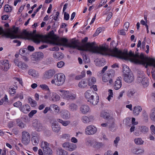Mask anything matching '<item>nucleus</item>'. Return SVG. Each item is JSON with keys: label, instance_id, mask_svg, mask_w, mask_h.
<instances>
[{"label": "nucleus", "instance_id": "obj_44", "mask_svg": "<svg viewBox=\"0 0 155 155\" xmlns=\"http://www.w3.org/2000/svg\"><path fill=\"white\" fill-rule=\"evenodd\" d=\"M134 141L135 143L137 145H141L143 144V141L140 138H135Z\"/></svg>", "mask_w": 155, "mask_h": 155}, {"label": "nucleus", "instance_id": "obj_29", "mask_svg": "<svg viewBox=\"0 0 155 155\" xmlns=\"http://www.w3.org/2000/svg\"><path fill=\"white\" fill-rule=\"evenodd\" d=\"M87 85V83L86 80H82L78 84V86L80 88H84Z\"/></svg>", "mask_w": 155, "mask_h": 155}, {"label": "nucleus", "instance_id": "obj_57", "mask_svg": "<svg viewBox=\"0 0 155 155\" xmlns=\"http://www.w3.org/2000/svg\"><path fill=\"white\" fill-rule=\"evenodd\" d=\"M37 112V110H32L28 114V116L29 117H32L33 116L36 114Z\"/></svg>", "mask_w": 155, "mask_h": 155}, {"label": "nucleus", "instance_id": "obj_1", "mask_svg": "<svg viewBox=\"0 0 155 155\" xmlns=\"http://www.w3.org/2000/svg\"><path fill=\"white\" fill-rule=\"evenodd\" d=\"M60 41L62 45L72 48H77L79 50L88 51L125 59V52H122L116 48L108 49L104 46L99 47L94 42L87 43L84 45L79 46L77 41L73 40L68 43V40L65 38H61Z\"/></svg>", "mask_w": 155, "mask_h": 155}, {"label": "nucleus", "instance_id": "obj_33", "mask_svg": "<svg viewBox=\"0 0 155 155\" xmlns=\"http://www.w3.org/2000/svg\"><path fill=\"white\" fill-rule=\"evenodd\" d=\"M39 138L37 136H33L31 139V141L33 145H37L39 142Z\"/></svg>", "mask_w": 155, "mask_h": 155}, {"label": "nucleus", "instance_id": "obj_34", "mask_svg": "<svg viewBox=\"0 0 155 155\" xmlns=\"http://www.w3.org/2000/svg\"><path fill=\"white\" fill-rule=\"evenodd\" d=\"M57 121L61 124L64 126H67L70 123V121L69 120H63L60 119H57Z\"/></svg>", "mask_w": 155, "mask_h": 155}, {"label": "nucleus", "instance_id": "obj_12", "mask_svg": "<svg viewBox=\"0 0 155 155\" xmlns=\"http://www.w3.org/2000/svg\"><path fill=\"white\" fill-rule=\"evenodd\" d=\"M32 126L35 129L38 131H41L43 130V126L40 121L35 119L32 124Z\"/></svg>", "mask_w": 155, "mask_h": 155}, {"label": "nucleus", "instance_id": "obj_22", "mask_svg": "<svg viewBox=\"0 0 155 155\" xmlns=\"http://www.w3.org/2000/svg\"><path fill=\"white\" fill-rule=\"evenodd\" d=\"M60 115L63 119H68L70 117V114L69 111L66 110H63L61 111Z\"/></svg>", "mask_w": 155, "mask_h": 155}, {"label": "nucleus", "instance_id": "obj_6", "mask_svg": "<svg viewBox=\"0 0 155 155\" xmlns=\"http://www.w3.org/2000/svg\"><path fill=\"white\" fill-rule=\"evenodd\" d=\"M59 91L61 93V94L60 95L65 99L73 100L76 97V95L75 94L70 93L68 91L61 90H59Z\"/></svg>", "mask_w": 155, "mask_h": 155}, {"label": "nucleus", "instance_id": "obj_26", "mask_svg": "<svg viewBox=\"0 0 155 155\" xmlns=\"http://www.w3.org/2000/svg\"><path fill=\"white\" fill-rule=\"evenodd\" d=\"M28 74L35 78H37L39 76V74L37 71L35 70L31 69L28 71Z\"/></svg>", "mask_w": 155, "mask_h": 155}, {"label": "nucleus", "instance_id": "obj_50", "mask_svg": "<svg viewBox=\"0 0 155 155\" xmlns=\"http://www.w3.org/2000/svg\"><path fill=\"white\" fill-rule=\"evenodd\" d=\"M21 55L26 54H28V50L27 48H23L21 49L19 51Z\"/></svg>", "mask_w": 155, "mask_h": 155}, {"label": "nucleus", "instance_id": "obj_59", "mask_svg": "<svg viewBox=\"0 0 155 155\" xmlns=\"http://www.w3.org/2000/svg\"><path fill=\"white\" fill-rule=\"evenodd\" d=\"M54 109V110L55 112L58 113L59 111V108L57 105L53 104L52 105Z\"/></svg>", "mask_w": 155, "mask_h": 155}, {"label": "nucleus", "instance_id": "obj_51", "mask_svg": "<svg viewBox=\"0 0 155 155\" xmlns=\"http://www.w3.org/2000/svg\"><path fill=\"white\" fill-rule=\"evenodd\" d=\"M108 92H109L108 96L107 97V99L109 101H110L111 98L113 97V91L111 89H109Z\"/></svg>", "mask_w": 155, "mask_h": 155}, {"label": "nucleus", "instance_id": "obj_45", "mask_svg": "<svg viewBox=\"0 0 155 155\" xmlns=\"http://www.w3.org/2000/svg\"><path fill=\"white\" fill-rule=\"evenodd\" d=\"M96 82V79L94 77L90 78L88 80V84L89 86H91L93 84H94Z\"/></svg>", "mask_w": 155, "mask_h": 155}, {"label": "nucleus", "instance_id": "obj_40", "mask_svg": "<svg viewBox=\"0 0 155 155\" xmlns=\"http://www.w3.org/2000/svg\"><path fill=\"white\" fill-rule=\"evenodd\" d=\"M53 97L51 100L53 101H57L60 100V97L56 93L54 92L53 94Z\"/></svg>", "mask_w": 155, "mask_h": 155}, {"label": "nucleus", "instance_id": "obj_5", "mask_svg": "<svg viewBox=\"0 0 155 155\" xmlns=\"http://www.w3.org/2000/svg\"><path fill=\"white\" fill-rule=\"evenodd\" d=\"M30 135L29 133L25 130L21 133V142L25 145L28 144L30 141Z\"/></svg>", "mask_w": 155, "mask_h": 155}, {"label": "nucleus", "instance_id": "obj_8", "mask_svg": "<svg viewBox=\"0 0 155 155\" xmlns=\"http://www.w3.org/2000/svg\"><path fill=\"white\" fill-rule=\"evenodd\" d=\"M14 62L16 66H18L22 70H26L28 68V65L27 64L22 61H20L17 59H15L14 60Z\"/></svg>", "mask_w": 155, "mask_h": 155}, {"label": "nucleus", "instance_id": "obj_2", "mask_svg": "<svg viewBox=\"0 0 155 155\" xmlns=\"http://www.w3.org/2000/svg\"><path fill=\"white\" fill-rule=\"evenodd\" d=\"M6 35L11 39L15 38H27L28 39L33 41L34 42L36 43H39L41 41H43L44 36L39 34L35 35L29 33L26 30H25L19 35H15L12 33H6Z\"/></svg>", "mask_w": 155, "mask_h": 155}, {"label": "nucleus", "instance_id": "obj_3", "mask_svg": "<svg viewBox=\"0 0 155 155\" xmlns=\"http://www.w3.org/2000/svg\"><path fill=\"white\" fill-rule=\"evenodd\" d=\"M65 80L64 75L63 73H60L54 76V79L51 81V83L53 84H54L55 85L60 86L64 83Z\"/></svg>", "mask_w": 155, "mask_h": 155}, {"label": "nucleus", "instance_id": "obj_60", "mask_svg": "<svg viewBox=\"0 0 155 155\" xmlns=\"http://www.w3.org/2000/svg\"><path fill=\"white\" fill-rule=\"evenodd\" d=\"M120 140V138L119 137H116L115 140L114 141V145L116 146L117 147V144L119 141Z\"/></svg>", "mask_w": 155, "mask_h": 155}, {"label": "nucleus", "instance_id": "obj_30", "mask_svg": "<svg viewBox=\"0 0 155 155\" xmlns=\"http://www.w3.org/2000/svg\"><path fill=\"white\" fill-rule=\"evenodd\" d=\"M69 108L71 111H75L78 110V107L76 104L74 103H72L69 105Z\"/></svg>", "mask_w": 155, "mask_h": 155}, {"label": "nucleus", "instance_id": "obj_17", "mask_svg": "<svg viewBox=\"0 0 155 155\" xmlns=\"http://www.w3.org/2000/svg\"><path fill=\"white\" fill-rule=\"evenodd\" d=\"M51 127L52 131L55 133H58L61 130V127L55 121H51Z\"/></svg>", "mask_w": 155, "mask_h": 155}, {"label": "nucleus", "instance_id": "obj_64", "mask_svg": "<svg viewBox=\"0 0 155 155\" xmlns=\"http://www.w3.org/2000/svg\"><path fill=\"white\" fill-rule=\"evenodd\" d=\"M14 123L12 121H10L8 123V126L9 128L13 127L14 125Z\"/></svg>", "mask_w": 155, "mask_h": 155}, {"label": "nucleus", "instance_id": "obj_49", "mask_svg": "<svg viewBox=\"0 0 155 155\" xmlns=\"http://www.w3.org/2000/svg\"><path fill=\"white\" fill-rule=\"evenodd\" d=\"M144 150L143 149H135L133 151V153L137 154H141L144 152Z\"/></svg>", "mask_w": 155, "mask_h": 155}, {"label": "nucleus", "instance_id": "obj_16", "mask_svg": "<svg viewBox=\"0 0 155 155\" xmlns=\"http://www.w3.org/2000/svg\"><path fill=\"white\" fill-rule=\"evenodd\" d=\"M0 65L2 69L5 71H7L10 68L9 62L7 60H1L0 61Z\"/></svg>", "mask_w": 155, "mask_h": 155}, {"label": "nucleus", "instance_id": "obj_61", "mask_svg": "<svg viewBox=\"0 0 155 155\" xmlns=\"http://www.w3.org/2000/svg\"><path fill=\"white\" fill-rule=\"evenodd\" d=\"M64 64V63L63 61H61L57 63V66L58 68H60L63 67Z\"/></svg>", "mask_w": 155, "mask_h": 155}, {"label": "nucleus", "instance_id": "obj_25", "mask_svg": "<svg viewBox=\"0 0 155 155\" xmlns=\"http://www.w3.org/2000/svg\"><path fill=\"white\" fill-rule=\"evenodd\" d=\"M142 108L141 107L137 106L133 108V113L134 115L138 116L141 111Z\"/></svg>", "mask_w": 155, "mask_h": 155}, {"label": "nucleus", "instance_id": "obj_54", "mask_svg": "<svg viewBox=\"0 0 155 155\" xmlns=\"http://www.w3.org/2000/svg\"><path fill=\"white\" fill-rule=\"evenodd\" d=\"M19 98L20 99H22L23 98V96L22 93L18 94L14 97V98L17 99Z\"/></svg>", "mask_w": 155, "mask_h": 155}, {"label": "nucleus", "instance_id": "obj_53", "mask_svg": "<svg viewBox=\"0 0 155 155\" xmlns=\"http://www.w3.org/2000/svg\"><path fill=\"white\" fill-rule=\"evenodd\" d=\"M150 133L153 135H155V127L153 125H152L150 127Z\"/></svg>", "mask_w": 155, "mask_h": 155}, {"label": "nucleus", "instance_id": "obj_7", "mask_svg": "<svg viewBox=\"0 0 155 155\" xmlns=\"http://www.w3.org/2000/svg\"><path fill=\"white\" fill-rule=\"evenodd\" d=\"M97 131V128L94 125H88L86 128L84 133L86 135H92L95 134Z\"/></svg>", "mask_w": 155, "mask_h": 155}, {"label": "nucleus", "instance_id": "obj_31", "mask_svg": "<svg viewBox=\"0 0 155 155\" xmlns=\"http://www.w3.org/2000/svg\"><path fill=\"white\" fill-rule=\"evenodd\" d=\"M54 92H51L50 90L47 91L45 95L44 96V97L45 99H49L51 100L52 97H53V94Z\"/></svg>", "mask_w": 155, "mask_h": 155}, {"label": "nucleus", "instance_id": "obj_48", "mask_svg": "<svg viewBox=\"0 0 155 155\" xmlns=\"http://www.w3.org/2000/svg\"><path fill=\"white\" fill-rule=\"evenodd\" d=\"M136 93V91L134 89L130 90L127 92V95L129 97H131L134 95Z\"/></svg>", "mask_w": 155, "mask_h": 155}, {"label": "nucleus", "instance_id": "obj_4", "mask_svg": "<svg viewBox=\"0 0 155 155\" xmlns=\"http://www.w3.org/2000/svg\"><path fill=\"white\" fill-rule=\"evenodd\" d=\"M49 143L46 141H42L41 143V147L46 155H51L52 154V150L49 147Z\"/></svg>", "mask_w": 155, "mask_h": 155}, {"label": "nucleus", "instance_id": "obj_20", "mask_svg": "<svg viewBox=\"0 0 155 155\" xmlns=\"http://www.w3.org/2000/svg\"><path fill=\"white\" fill-rule=\"evenodd\" d=\"M95 92L92 90H88L86 91L85 94L84 95L85 98L87 100V101H89L91 98L94 97V94Z\"/></svg>", "mask_w": 155, "mask_h": 155}, {"label": "nucleus", "instance_id": "obj_32", "mask_svg": "<svg viewBox=\"0 0 155 155\" xmlns=\"http://www.w3.org/2000/svg\"><path fill=\"white\" fill-rule=\"evenodd\" d=\"M89 102L94 105H96L99 102L98 97L97 96L96 97L94 98V97H93L92 98L90 99Z\"/></svg>", "mask_w": 155, "mask_h": 155}, {"label": "nucleus", "instance_id": "obj_13", "mask_svg": "<svg viewBox=\"0 0 155 155\" xmlns=\"http://www.w3.org/2000/svg\"><path fill=\"white\" fill-rule=\"evenodd\" d=\"M80 113L83 114H86L91 112L89 106L86 104H83L81 105L80 107Z\"/></svg>", "mask_w": 155, "mask_h": 155}, {"label": "nucleus", "instance_id": "obj_63", "mask_svg": "<svg viewBox=\"0 0 155 155\" xmlns=\"http://www.w3.org/2000/svg\"><path fill=\"white\" fill-rule=\"evenodd\" d=\"M120 18H117L115 20L114 23V26L116 27L120 24Z\"/></svg>", "mask_w": 155, "mask_h": 155}, {"label": "nucleus", "instance_id": "obj_9", "mask_svg": "<svg viewBox=\"0 0 155 155\" xmlns=\"http://www.w3.org/2000/svg\"><path fill=\"white\" fill-rule=\"evenodd\" d=\"M62 147L66 150L69 151H73L77 148L76 144L68 142L63 143Z\"/></svg>", "mask_w": 155, "mask_h": 155}, {"label": "nucleus", "instance_id": "obj_56", "mask_svg": "<svg viewBox=\"0 0 155 155\" xmlns=\"http://www.w3.org/2000/svg\"><path fill=\"white\" fill-rule=\"evenodd\" d=\"M102 31V29L101 28H98L97 29L95 33L94 34L93 36L95 37L98 35L99 33H100L101 31Z\"/></svg>", "mask_w": 155, "mask_h": 155}, {"label": "nucleus", "instance_id": "obj_18", "mask_svg": "<svg viewBox=\"0 0 155 155\" xmlns=\"http://www.w3.org/2000/svg\"><path fill=\"white\" fill-rule=\"evenodd\" d=\"M18 27L16 28H13L12 31L11 32L10 31V29H8V31L7 32H5L3 28H2L0 27V35L2 34H4L7 37L9 38V37H8L6 35V33H12L14 34L15 35H16L18 33Z\"/></svg>", "mask_w": 155, "mask_h": 155}, {"label": "nucleus", "instance_id": "obj_39", "mask_svg": "<svg viewBox=\"0 0 155 155\" xmlns=\"http://www.w3.org/2000/svg\"><path fill=\"white\" fill-rule=\"evenodd\" d=\"M96 61H97L96 63V64L97 66H102L104 65L105 64V61L104 59H103L98 61L96 59Z\"/></svg>", "mask_w": 155, "mask_h": 155}, {"label": "nucleus", "instance_id": "obj_62", "mask_svg": "<svg viewBox=\"0 0 155 155\" xmlns=\"http://www.w3.org/2000/svg\"><path fill=\"white\" fill-rule=\"evenodd\" d=\"M129 26V23L128 22H126L125 23L124 25V29L125 31H127Z\"/></svg>", "mask_w": 155, "mask_h": 155}, {"label": "nucleus", "instance_id": "obj_58", "mask_svg": "<svg viewBox=\"0 0 155 155\" xmlns=\"http://www.w3.org/2000/svg\"><path fill=\"white\" fill-rule=\"evenodd\" d=\"M13 105L15 107H20L21 106L22 104L21 102L18 101L14 103Z\"/></svg>", "mask_w": 155, "mask_h": 155}, {"label": "nucleus", "instance_id": "obj_24", "mask_svg": "<svg viewBox=\"0 0 155 155\" xmlns=\"http://www.w3.org/2000/svg\"><path fill=\"white\" fill-rule=\"evenodd\" d=\"M20 110L24 113L27 114L30 110V107L28 104L23 105L20 108Z\"/></svg>", "mask_w": 155, "mask_h": 155}, {"label": "nucleus", "instance_id": "obj_46", "mask_svg": "<svg viewBox=\"0 0 155 155\" xmlns=\"http://www.w3.org/2000/svg\"><path fill=\"white\" fill-rule=\"evenodd\" d=\"M39 87L43 90L49 91L50 90L48 86L46 84H43L40 85Z\"/></svg>", "mask_w": 155, "mask_h": 155}, {"label": "nucleus", "instance_id": "obj_21", "mask_svg": "<svg viewBox=\"0 0 155 155\" xmlns=\"http://www.w3.org/2000/svg\"><path fill=\"white\" fill-rule=\"evenodd\" d=\"M121 78L118 77L115 81L114 88L115 89L118 90L122 86Z\"/></svg>", "mask_w": 155, "mask_h": 155}, {"label": "nucleus", "instance_id": "obj_43", "mask_svg": "<svg viewBox=\"0 0 155 155\" xmlns=\"http://www.w3.org/2000/svg\"><path fill=\"white\" fill-rule=\"evenodd\" d=\"M16 123L18 126L21 128H24L25 126V124L20 119H17L16 120Z\"/></svg>", "mask_w": 155, "mask_h": 155}, {"label": "nucleus", "instance_id": "obj_38", "mask_svg": "<svg viewBox=\"0 0 155 155\" xmlns=\"http://www.w3.org/2000/svg\"><path fill=\"white\" fill-rule=\"evenodd\" d=\"M100 116L101 117L107 120L110 118L109 114L104 111H102L101 112Z\"/></svg>", "mask_w": 155, "mask_h": 155}, {"label": "nucleus", "instance_id": "obj_14", "mask_svg": "<svg viewBox=\"0 0 155 155\" xmlns=\"http://www.w3.org/2000/svg\"><path fill=\"white\" fill-rule=\"evenodd\" d=\"M94 120V117L92 115L87 116L83 115L81 118V122L84 124H88L92 122Z\"/></svg>", "mask_w": 155, "mask_h": 155}, {"label": "nucleus", "instance_id": "obj_52", "mask_svg": "<svg viewBox=\"0 0 155 155\" xmlns=\"http://www.w3.org/2000/svg\"><path fill=\"white\" fill-rule=\"evenodd\" d=\"M141 84L144 86L147 87L148 84V81L147 78L144 77L141 82Z\"/></svg>", "mask_w": 155, "mask_h": 155}, {"label": "nucleus", "instance_id": "obj_41", "mask_svg": "<svg viewBox=\"0 0 155 155\" xmlns=\"http://www.w3.org/2000/svg\"><path fill=\"white\" fill-rule=\"evenodd\" d=\"M145 77L144 74L142 72L141 74L138 75L137 78V81L138 82L140 83H141L142 81L143 80V78Z\"/></svg>", "mask_w": 155, "mask_h": 155}, {"label": "nucleus", "instance_id": "obj_10", "mask_svg": "<svg viewBox=\"0 0 155 155\" xmlns=\"http://www.w3.org/2000/svg\"><path fill=\"white\" fill-rule=\"evenodd\" d=\"M56 73L54 69H50L45 72L42 78L45 79H49L51 78Z\"/></svg>", "mask_w": 155, "mask_h": 155}, {"label": "nucleus", "instance_id": "obj_28", "mask_svg": "<svg viewBox=\"0 0 155 155\" xmlns=\"http://www.w3.org/2000/svg\"><path fill=\"white\" fill-rule=\"evenodd\" d=\"M57 155H68V152L61 148H59L56 150Z\"/></svg>", "mask_w": 155, "mask_h": 155}, {"label": "nucleus", "instance_id": "obj_11", "mask_svg": "<svg viewBox=\"0 0 155 155\" xmlns=\"http://www.w3.org/2000/svg\"><path fill=\"white\" fill-rule=\"evenodd\" d=\"M114 74V71L113 70L108 71L107 73L104 74L102 78V81L104 82H107L109 80L110 77H113Z\"/></svg>", "mask_w": 155, "mask_h": 155}, {"label": "nucleus", "instance_id": "obj_27", "mask_svg": "<svg viewBox=\"0 0 155 155\" xmlns=\"http://www.w3.org/2000/svg\"><path fill=\"white\" fill-rule=\"evenodd\" d=\"M53 57L55 59L59 60L63 58V56L61 52H54L53 54Z\"/></svg>", "mask_w": 155, "mask_h": 155}, {"label": "nucleus", "instance_id": "obj_15", "mask_svg": "<svg viewBox=\"0 0 155 155\" xmlns=\"http://www.w3.org/2000/svg\"><path fill=\"white\" fill-rule=\"evenodd\" d=\"M142 64H146L145 68H147L148 66H153L155 68V59L153 58H150L146 61L142 58Z\"/></svg>", "mask_w": 155, "mask_h": 155}, {"label": "nucleus", "instance_id": "obj_47", "mask_svg": "<svg viewBox=\"0 0 155 155\" xmlns=\"http://www.w3.org/2000/svg\"><path fill=\"white\" fill-rule=\"evenodd\" d=\"M28 101L31 107H34L37 105V102L31 98H29L28 99Z\"/></svg>", "mask_w": 155, "mask_h": 155}, {"label": "nucleus", "instance_id": "obj_35", "mask_svg": "<svg viewBox=\"0 0 155 155\" xmlns=\"http://www.w3.org/2000/svg\"><path fill=\"white\" fill-rule=\"evenodd\" d=\"M140 132L142 133L145 134L149 131L148 128L145 126H142L140 127Z\"/></svg>", "mask_w": 155, "mask_h": 155}, {"label": "nucleus", "instance_id": "obj_37", "mask_svg": "<svg viewBox=\"0 0 155 155\" xmlns=\"http://www.w3.org/2000/svg\"><path fill=\"white\" fill-rule=\"evenodd\" d=\"M123 71L124 74H128L130 73V72H131L128 67L125 64L123 65Z\"/></svg>", "mask_w": 155, "mask_h": 155}, {"label": "nucleus", "instance_id": "obj_23", "mask_svg": "<svg viewBox=\"0 0 155 155\" xmlns=\"http://www.w3.org/2000/svg\"><path fill=\"white\" fill-rule=\"evenodd\" d=\"M18 88V86L16 83L10 86L9 92L10 94H14L16 92V90Z\"/></svg>", "mask_w": 155, "mask_h": 155}, {"label": "nucleus", "instance_id": "obj_55", "mask_svg": "<svg viewBox=\"0 0 155 155\" xmlns=\"http://www.w3.org/2000/svg\"><path fill=\"white\" fill-rule=\"evenodd\" d=\"M4 8L5 11L7 12L11 11V9L8 5H5L4 6Z\"/></svg>", "mask_w": 155, "mask_h": 155}, {"label": "nucleus", "instance_id": "obj_42", "mask_svg": "<svg viewBox=\"0 0 155 155\" xmlns=\"http://www.w3.org/2000/svg\"><path fill=\"white\" fill-rule=\"evenodd\" d=\"M93 141L90 138H87L86 139L85 143L88 146H93L94 144Z\"/></svg>", "mask_w": 155, "mask_h": 155}, {"label": "nucleus", "instance_id": "obj_19", "mask_svg": "<svg viewBox=\"0 0 155 155\" xmlns=\"http://www.w3.org/2000/svg\"><path fill=\"white\" fill-rule=\"evenodd\" d=\"M124 80L127 82L130 83L134 80L133 75L132 72L124 74Z\"/></svg>", "mask_w": 155, "mask_h": 155}, {"label": "nucleus", "instance_id": "obj_36", "mask_svg": "<svg viewBox=\"0 0 155 155\" xmlns=\"http://www.w3.org/2000/svg\"><path fill=\"white\" fill-rule=\"evenodd\" d=\"M103 145V144L101 142L95 141L94 142L93 147L97 149H99Z\"/></svg>", "mask_w": 155, "mask_h": 155}]
</instances>
